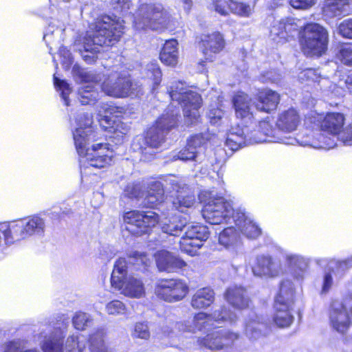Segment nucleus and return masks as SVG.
<instances>
[{
  "label": "nucleus",
  "mask_w": 352,
  "mask_h": 352,
  "mask_svg": "<svg viewBox=\"0 0 352 352\" xmlns=\"http://www.w3.org/2000/svg\"><path fill=\"white\" fill-rule=\"evenodd\" d=\"M91 28L82 40H76L74 49L79 52L83 60L93 63L97 58V53L103 45H113L119 41L123 34L124 25L119 20L104 16L98 20Z\"/></svg>",
  "instance_id": "nucleus-1"
},
{
  "label": "nucleus",
  "mask_w": 352,
  "mask_h": 352,
  "mask_svg": "<svg viewBox=\"0 0 352 352\" xmlns=\"http://www.w3.org/2000/svg\"><path fill=\"white\" fill-rule=\"evenodd\" d=\"M280 131L273 128L267 120L261 121L258 129L249 132L247 126L240 127L239 125L232 127L227 134L226 145L232 151L256 143L280 142L288 145L299 144L300 138L282 136Z\"/></svg>",
  "instance_id": "nucleus-2"
},
{
  "label": "nucleus",
  "mask_w": 352,
  "mask_h": 352,
  "mask_svg": "<svg viewBox=\"0 0 352 352\" xmlns=\"http://www.w3.org/2000/svg\"><path fill=\"white\" fill-rule=\"evenodd\" d=\"M236 319V316L234 312L226 306H222L212 314L199 312L195 315L191 321L177 322L174 325V330L168 326L164 327L162 329V338L170 339V341L166 343V345L176 346L175 340L179 337L178 333H195L197 331H209L212 329V327L216 328L217 326L214 325V322H233Z\"/></svg>",
  "instance_id": "nucleus-3"
},
{
  "label": "nucleus",
  "mask_w": 352,
  "mask_h": 352,
  "mask_svg": "<svg viewBox=\"0 0 352 352\" xmlns=\"http://www.w3.org/2000/svg\"><path fill=\"white\" fill-rule=\"evenodd\" d=\"M179 116V107L173 104L168 106L166 112L156 121L155 124L148 130L145 138H139L134 140V148L136 146V142H138L140 140L144 142L146 146H140L138 148L144 160H150L153 155V153H149L148 148H158L165 143L166 134L177 125Z\"/></svg>",
  "instance_id": "nucleus-4"
},
{
  "label": "nucleus",
  "mask_w": 352,
  "mask_h": 352,
  "mask_svg": "<svg viewBox=\"0 0 352 352\" xmlns=\"http://www.w3.org/2000/svg\"><path fill=\"white\" fill-rule=\"evenodd\" d=\"M344 121V116L339 113H328L321 123V129L311 135L300 138L299 145L315 148L330 149L334 148L340 140Z\"/></svg>",
  "instance_id": "nucleus-5"
},
{
  "label": "nucleus",
  "mask_w": 352,
  "mask_h": 352,
  "mask_svg": "<svg viewBox=\"0 0 352 352\" xmlns=\"http://www.w3.org/2000/svg\"><path fill=\"white\" fill-rule=\"evenodd\" d=\"M199 199L204 204L202 216L207 222L213 225L234 223L238 210H234L232 204L223 197L217 196L214 191L203 190Z\"/></svg>",
  "instance_id": "nucleus-6"
},
{
  "label": "nucleus",
  "mask_w": 352,
  "mask_h": 352,
  "mask_svg": "<svg viewBox=\"0 0 352 352\" xmlns=\"http://www.w3.org/2000/svg\"><path fill=\"white\" fill-rule=\"evenodd\" d=\"M169 96L183 109L184 122L189 126L199 122V109L202 104L201 96L189 89L182 81H173L168 87Z\"/></svg>",
  "instance_id": "nucleus-7"
},
{
  "label": "nucleus",
  "mask_w": 352,
  "mask_h": 352,
  "mask_svg": "<svg viewBox=\"0 0 352 352\" xmlns=\"http://www.w3.org/2000/svg\"><path fill=\"white\" fill-rule=\"evenodd\" d=\"M102 91L115 98L137 97L143 94L142 87L139 82L133 81L128 72L113 71L104 80Z\"/></svg>",
  "instance_id": "nucleus-8"
},
{
  "label": "nucleus",
  "mask_w": 352,
  "mask_h": 352,
  "mask_svg": "<svg viewBox=\"0 0 352 352\" xmlns=\"http://www.w3.org/2000/svg\"><path fill=\"white\" fill-rule=\"evenodd\" d=\"M168 19V13L162 4H142L135 14L133 24L137 30H157L165 28Z\"/></svg>",
  "instance_id": "nucleus-9"
},
{
  "label": "nucleus",
  "mask_w": 352,
  "mask_h": 352,
  "mask_svg": "<svg viewBox=\"0 0 352 352\" xmlns=\"http://www.w3.org/2000/svg\"><path fill=\"white\" fill-rule=\"evenodd\" d=\"M294 293L292 282L286 280L280 283L274 305V322L278 327H287L294 320V316L290 312L294 304Z\"/></svg>",
  "instance_id": "nucleus-10"
},
{
  "label": "nucleus",
  "mask_w": 352,
  "mask_h": 352,
  "mask_svg": "<svg viewBox=\"0 0 352 352\" xmlns=\"http://www.w3.org/2000/svg\"><path fill=\"white\" fill-rule=\"evenodd\" d=\"M327 31L318 23L305 26L300 39L302 50L307 56H321L327 49Z\"/></svg>",
  "instance_id": "nucleus-11"
},
{
  "label": "nucleus",
  "mask_w": 352,
  "mask_h": 352,
  "mask_svg": "<svg viewBox=\"0 0 352 352\" xmlns=\"http://www.w3.org/2000/svg\"><path fill=\"white\" fill-rule=\"evenodd\" d=\"M80 157V173L83 179L91 173V168L100 169L111 166L114 153L108 144L99 143L93 144L91 149Z\"/></svg>",
  "instance_id": "nucleus-12"
},
{
  "label": "nucleus",
  "mask_w": 352,
  "mask_h": 352,
  "mask_svg": "<svg viewBox=\"0 0 352 352\" xmlns=\"http://www.w3.org/2000/svg\"><path fill=\"white\" fill-rule=\"evenodd\" d=\"M120 112L119 107L114 106L112 102H101L99 105L100 124L106 131L112 133L110 138L116 144H122L129 132V127L126 124L119 121L116 122L113 120L112 117L108 116V114L112 116Z\"/></svg>",
  "instance_id": "nucleus-13"
},
{
  "label": "nucleus",
  "mask_w": 352,
  "mask_h": 352,
  "mask_svg": "<svg viewBox=\"0 0 352 352\" xmlns=\"http://www.w3.org/2000/svg\"><path fill=\"white\" fill-rule=\"evenodd\" d=\"M9 223L14 241L42 236L46 228V219L41 214L28 216Z\"/></svg>",
  "instance_id": "nucleus-14"
},
{
  "label": "nucleus",
  "mask_w": 352,
  "mask_h": 352,
  "mask_svg": "<svg viewBox=\"0 0 352 352\" xmlns=\"http://www.w3.org/2000/svg\"><path fill=\"white\" fill-rule=\"evenodd\" d=\"M72 72L76 80L85 83L78 89V99L81 104H89L96 101L99 93L95 84L102 80L101 74L85 71L76 65L73 67Z\"/></svg>",
  "instance_id": "nucleus-15"
},
{
  "label": "nucleus",
  "mask_w": 352,
  "mask_h": 352,
  "mask_svg": "<svg viewBox=\"0 0 352 352\" xmlns=\"http://www.w3.org/2000/svg\"><path fill=\"white\" fill-rule=\"evenodd\" d=\"M123 220L126 230L136 236L148 233L159 223L158 215L153 211H129L124 213Z\"/></svg>",
  "instance_id": "nucleus-16"
},
{
  "label": "nucleus",
  "mask_w": 352,
  "mask_h": 352,
  "mask_svg": "<svg viewBox=\"0 0 352 352\" xmlns=\"http://www.w3.org/2000/svg\"><path fill=\"white\" fill-rule=\"evenodd\" d=\"M76 128L73 131V139L76 151L80 157L91 148L90 142L95 140L92 128V118L88 113H80L76 118Z\"/></svg>",
  "instance_id": "nucleus-17"
},
{
  "label": "nucleus",
  "mask_w": 352,
  "mask_h": 352,
  "mask_svg": "<svg viewBox=\"0 0 352 352\" xmlns=\"http://www.w3.org/2000/svg\"><path fill=\"white\" fill-rule=\"evenodd\" d=\"M147 265L146 254L133 252L128 256V260L120 257L115 263L111 276L112 287H119L120 282L128 277V270L133 267L135 270H143Z\"/></svg>",
  "instance_id": "nucleus-18"
},
{
  "label": "nucleus",
  "mask_w": 352,
  "mask_h": 352,
  "mask_svg": "<svg viewBox=\"0 0 352 352\" xmlns=\"http://www.w3.org/2000/svg\"><path fill=\"white\" fill-rule=\"evenodd\" d=\"M155 294L161 300L176 302L183 300L188 292L187 283L179 278H164L155 285Z\"/></svg>",
  "instance_id": "nucleus-19"
},
{
  "label": "nucleus",
  "mask_w": 352,
  "mask_h": 352,
  "mask_svg": "<svg viewBox=\"0 0 352 352\" xmlns=\"http://www.w3.org/2000/svg\"><path fill=\"white\" fill-rule=\"evenodd\" d=\"M165 182L166 186H169V189L177 193L173 201V205L177 210L184 212L186 208L195 204V196L184 180L175 176H169Z\"/></svg>",
  "instance_id": "nucleus-20"
},
{
  "label": "nucleus",
  "mask_w": 352,
  "mask_h": 352,
  "mask_svg": "<svg viewBox=\"0 0 352 352\" xmlns=\"http://www.w3.org/2000/svg\"><path fill=\"white\" fill-rule=\"evenodd\" d=\"M295 19L287 17L274 21L270 29V37L277 44H283L293 38L299 30Z\"/></svg>",
  "instance_id": "nucleus-21"
},
{
  "label": "nucleus",
  "mask_w": 352,
  "mask_h": 352,
  "mask_svg": "<svg viewBox=\"0 0 352 352\" xmlns=\"http://www.w3.org/2000/svg\"><path fill=\"white\" fill-rule=\"evenodd\" d=\"M239 338V334L228 329H218L208 333L197 341L201 345L211 350H219L231 346Z\"/></svg>",
  "instance_id": "nucleus-22"
},
{
  "label": "nucleus",
  "mask_w": 352,
  "mask_h": 352,
  "mask_svg": "<svg viewBox=\"0 0 352 352\" xmlns=\"http://www.w3.org/2000/svg\"><path fill=\"white\" fill-rule=\"evenodd\" d=\"M252 272L256 276L276 278L283 274V268L280 259L269 254H260L256 258Z\"/></svg>",
  "instance_id": "nucleus-23"
},
{
  "label": "nucleus",
  "mask_w": 352,
  "mask_h": 352,
  "mask_svg": "<svg viewBox=\"0 0 352 352\" xmlns=\"http://www.w3.org/2000/svg\"><path fill=\"white\" fill-rule=\"evenodd\" d=\"M225 47L223 35L219 32L202 34L199 41V48L206 60L212 62L217 54Z\"/></svg>",
  "instance_id": "nucleus-24"
},
{
  "label": "nucleus",
  "mask_w": 352,
  "mask_h": 352,
  "mask_svg": "<svg viewBox=\"0 0 352 352\" xmlns=\"http://www.w3.org/2000/svg\"><path fill=\"white\" fill-rule=\"evenodd\" d=\"M331 327L338 332L344 333L349 327L351 319L344 305L339 300H333L329 311Z\"/></svg>",
  "instance_id": "nucleus-25"
},
{
  "label": "nucleus",
  "mask_w": 352,
  "mask_h": 352,
  "mask_svg": "<svg viewBox=\"0 0 352 352\" xmlns=\"http://www.w3.org/2000/svg\"><path fill=\"white\" fill-rule=\"evenodd\" d=\"M232 103L236 118L245 123H252L254 116L251 109V98L240 91L233 96Z\"/></svg>",
  "instance_id": "nucleus-26"
},
{
  "label": "nucleus",
  "mask_w": 352,
  "mask_h": 352,
  "mask_svg": "<svg viewBox=\"0 0 352 352\" xmlns=\"http://www.w3.org/2000/svg\"><path fill=\"white\" fill-rule=\"evenodd\" d=\"M205 140L202 135H195L188 140L187 144L181 150L177 155L173 156L174 160H180L182 161L194 160L198 161L201 159V152L202 151V145Z\"/></svg>",
  "instance_id": "nucleus-27"
},
{
  "label": "nucleus",
  "mask_w": 352,
  "mask_h": 352,
  "mask_svg": "<svg viewBox=\"0 0 352 352\" xmlns=\"http://www.w3.org/2000/svg\"><path fill=\"white\" fill-rule=\"evenodd\" d=\"M121 285L113 287L124 296L131 298H141L145 296L146 289L142 280L135 276L129 275L120 282Z\"/></svg>",
  "instance_id": "nucleus-28"
},
{
  "label": "nucleus",
  "mask_w": 352,
  "mask_h": 352,
  "mask_svg": "<svg viewBox=\"0 0 352 352\" xmlns=\"http://www.w3.org/2000/svg\"><path fill=\"white\" fill-rule=\"evenodd\" d=\"M301 121L298 112L294 108L278 113L276 126L280 131L291 133L296 130Z\"/></svg>",
  "instance_id": "nucleus-29"
},
{
  "label": "nucleus",
  "mask_w": 352,
  "mask_h": 352,
  "mask_svg": "<svg viewBox=\"0 0 352 352\" xmlns=\"http://www.w3.org/2000/svg\"><path fill=\"white\" fill-rule=\"evenodd\" d=\"M219 243L236 255L240 252L241 236L239 232L232 226L225 228L219 233Z\"/></svg>",
  "instance_id": "nucleus-30"
},
{
  "label": "nucleus",
  "mask_w": 352,
  "mask_h": 352,
  "mask_svg": "<svg viewBox=\"0 0 352 352\" xmlns=\"http://www.w3.org/2000/svg\"><path fill=\"white\" fill-rule=\"evenodd\" d=\"M224 298L230 305L238 309L248 307L250 302L246 290L237 285L229 287L224 294Z\"/></svg>",
  "instance_id": "nucleus-31"
},
{
  "label": "nucleus",
  "mask_w": 352,
  "mask_h": 352,
  "mask_svg": "<svg viewBox=\"0 0 352 352\" xmlns=\"http://www.w3.org/2000/svg\"><path fill=\"white\" fill-rule=\"evenodd\" d=\"M234 223L241 230V232L248 238L256 239L261 234V228L254 223L250 217H248L245 212L239 210L236 212Z\"/></svg>",
  "instance_id": "nucleus-32"
},
{
  "label": "nucleus",
  "mask_w": 352,
  "mask_h": 352,
  "mask_svg": "<svg viewBox=\"0 0 352 352\" xmlns=\"http://www.w3.org/2000/svg\"><path fill=\"white\" fill-rule=\"evenodd\" d=\"M156 263L160 271L168 272L186 265L184 261L166 250H162L157 253Z\"/></svg>",
  "instance_id": "nucleus-33"
},
{
  "label": "nucleus",
  "mask_w": 352,
  "mask_h": 352,
  "mask_svg": "<svg viewBox=\"0 0 352 352\" xmlns=\"http://www.w3.org/2000/svg\"><path fill=\"white\" fill-rule=\"evenodd\" d=\"M280 102V96L271 89H264L258 94L255 107L258 111L270 113L275 110Z\"/></svg>",
  "instance_id": "nucleus-34"
},
{
  "label": "nucleus",
  "mask_w": 352,
  "mask_h": 352,
  "mask_svg": "<svg viewBox=\"0 0 352 352\" xmlns=\"http://www.w3.org/2000/svg\"><path fill=\"white\" fill-rule=\"evenodd\" d=\"M164 200L163 184L159 181H153L148 184L146 195L144 197V205L155 208Z\"/></svg>",
  "instance_id": "nucleus-35"
},
{
  "label": "nucleus",
  "mask_w": 352,
  "mask_h": 352,
  "mask_svg": "<svg viewBox=\"0 0 352 352\" xmlns=\"http://www.w3.org/2000/svg\"><path fill=\"white\" fill-rule=\"evenodd\" d=\"M160 226L164 233L176 236H179L183 229L187 226V222L182 217L174 215L162 220Z\"/></svg>",
  "instance_id": "nucleus-36"
},
{
  "label": "nucleus",
  "mask_w": 352,
  "mask_h": 352,
  "mask_svg": "<svg viewBox=\"0 0 352 352\" xmlns=\"http://www.w3.org/2000/svg\"><path fill=\"white\" fill-rule=\"evenodd\" d=\"M214 300V292L210 287L197 289L191 298V306L194 309H205L210 306Z\"/></svg>",
  "instance_id": "nucleus-37"
},
{
  "label": "nucleus",
  "mask_w": 352,
  "mask_h": 352,
  "mask_svg": "<svg viewBox=\"0 0 352 352\" xmlns=\"http://www.w3.org/2000/svg\"><path fill=\"white\" fill-rule=\"evenodd\" d=\"M285 264L289 267L296 278H301L307 269L309 260L302 256L294 253H287L285 256Z\"/></svg>",
  "instance_id": "nucleus-38"
},
{
  "label": "nucleus",
  "mask_w": 352,
  "mask_h": 352,
  "mask_svg": "<svg viewBox=\"0 0 352 352\" xmlns=\"http://www.w3.org/2000/svg\"><path fill=\"white\" fill-rule=\"evenodd\" d=\"M177 42L175 39L166 41L160 52V60L167 65L174 66L177 63Z\"/></svg>",
  "instance_id": "nucleus-39"
},
{
  "label": "nucleus",
  "mask_w": 352,
  "mask_h": 352,
  "mask_svg": "<svg viewBox=\"0 0 352 352\" xmlns=\"http://www.w3.org/2000/svg\"><path fill=\"white\" fill-rule=\"evenodd\" d=\"M64 336L60 332H55L45 338L41 344L43 352H63Z\"/></svg>",
  "instance_id": "nucleus-40"
},
{
  "label": "nucleus",
  "mask_w": 352,
  "mask_h": 352,
  "mask_svg": "<svg viewBox=\"0 0 352 352\" xmlns=\"http://www.w3.org/2000/svg\"><path fill=\"white\" fill-rule=\"evenodd\" d=\"M348 5L344 0H327L322 10L325 16L332 18L345 15L347 13Z\"/></svg>",
  "instance_id": "nucleus-41"
},
{
  "label": "nucleus",
  "mask_w": 352,
  "mask_h": 352,
  "mask_svg": "<svg viewBox=\"0 0 352 352\" xmlns=\"http://www.w3.org/2000/svg\"><path fill=\"white\" fill-rule=\"evenodd\" d=\"M265 325L258 321V316L253 315L245 324V334L251 340H257L263 335Z\"/></svg>",
  "instance_id": "nucleus-42"
},
{
  "label": "nucleus",
  "mask_w": 352,
  "mask_h": 352,
  "mask_svg": "<svg viewBox=\"0 0 352 352\" xmlns=\"http://www.w3.org/2000/svg\"><path fill=\"white\" fill-rule=\"evenodd\" d=\"M104 336L102 329H98L90 336L89 349L91 352H116L106 345Z\"/></svg>",
  "instance_id": "nucleus-43"
},
{
  "label": "nucleus",
  "mask_w": 352,
  "mask_h": 352,
  "mask_svg": "<svg viewBox=\"0 0 352 352\" xmlns=\"http://www.w3.org/2000/svg\"><path fill=\"white\" fill-rule=\"evenodd\" d=\"M255 1L244 3L233 0L230 4V12L242 17H250L254 10Z\"/></svg>",
  "instance_id": "nucleus-44"
},
{
  "label": "nucleus",
  "mask_w": 352,
  "mask_h": 352,
  "mask_svg": "<svg viewBox=\"0 0 352 352\" xmlns=\"http://www.w3.org/2000/svg\"><path fill=\"white\" fill-rule=\"evenodd\" d=\"M328 265L332 270L336 278H342L346 272L352 267V256L344 260H331Z\"/></svg>",
  "instance_id": "nucleus-45"
},
{
  "label": "nucleus",
  "mask_w": 352,
  "mask_h": 352,
  "mask_svg": "<svg viewBox=\"0 0 352 352\" xmlns=\"http://www.w3.org/2000/svg\"><path fill=\"white\" fill-rule=\"evenodd\" d=\"M86 347V340L80 333L69 336L65 342L66 352H83Z\"/></svg>",
  "instance_id": "nucleus-46"
},
{
  "label": "nucleus",
  "mask_w": 352,
  "mask_h": 352,
  "mask_svg": "<svg viewBox=\"0 0 352 352\" xmlns=\"http://www.w3.org/2000/svg\"><path fill=\"white\" fill-rule=\"evenodd\" d=\"M184 236L192 240H199L203 242L208 239L209 232L208 228L204 226L199 224L191 225L187 227Z\"/></svg>",
  "instance_id": "nucleus-47"
},
{
  "label": "nucleus",
  "mask_w": 352,
  "mask_h": 352,
  "mask_svg": "<svg viewBox=\"0 0 352 352\" xmlns=\"http://www.w3.org/2000/svg\"><path fill=\"white\" fill-rule=\"evenodd\" d=\"M146 77L153 80L151 91L153 92L162 80V72L156 61L148 63L146 68Z\"/></svg>",
  "instance_id": "nucleus-48"
},
{
  "label": "nucleus",
  "mask_w": 352,
  "mask_h": 352,
  "mask_svg": "<svg viewBox=\"0 0 352 352\" xmlns=\"http://www.w3.org/2000/svg\"><path fill=\"white\" fill-rule=\"evenodd\" d=\"M202 245L201 241L192 240L185 236H182L179 241L181 251L190 256H195Z\"/></svg>",
  "instance_id": "nucleus-49"
},
{
  "label": "nucleus",
  "mask_w": 352,
  "mask_h": 352,
  "mask_svg": "<svg viewBox=\"0 0 352 352\" xmlns=\"http://www.w3.org/2000/svg\"><path fill=\"white\" fill-rule=\"evenodd\" d=\"M27 341L24 339H14L6 344L3 352H41L38 349H26Z\"/></svg>",
  "instance_id": "nucleus-50"
},
{
  "label": "nucleus",
  "mask_w": 352,
  "mask_h": 352,
  "mask_svg": "<svg viewBox=\"0 0 352 352\" xmlns=\"http://www.w3.org/2000/svg\"><path fill=\"white\" fill-rule=\"evenodd\" d=\"M54 83L58 91L60 92V96L63 100L66 106H69V100L68 97L72 91L69 84L64 80L59 79L55 75L54 76Z\"/></svg>",
  "instance_id": "nucleus-51"
},
{
  "label": "nucleus",
  "mask_w": 352,
  "mask_h": 352,
  "mask_svg": "<svg viewBox=\"0 0 352 352\" xmlns=\"http://www.w3.org/2000/svg\"><path fill=\"white\" fill-rule=\"evenodd\" d=\"M224 115V111L219 106L214 107L213 105H210L207 113L210 124L214 126H220L223 123L225 119Z\"/></svg>",
  "instance_id": "nucleus-52"
},
{
  "label": "nucleus",
  "mask_w": 352,
  "mask_h": 352,
  "mask_svg": "<svg viewBox=\"0 0 352 352\" xmlns=\"http://www.w3.org/2000/svg\"><path fill=\"white\" fill-rule=\"evenodd\" d=\"M91 321V316L82 311L76 312L72 318L73 325L78 330H84Z\"/></svg>",
  "instance_id": "nucleus-53"
},
{
  "label": "nucleus",
  "mask_w": 352,
  "mask_h": 352,
  "mask_svg": "<svg viewBox=\"0 0 352 352\" xmlns=\"http://www.w3.org/2000/svg\"><path fill=\"white\" fill-rule=\"evenodd\" d=\"M231 1L233 0H212L210 9L222 16H226L230 12Z\"/></svg>",
  "instance_id": "nucleus-54"
},
{
  "label": "nucleus",
  "mask_w": 352,
  "mask_h": 352,
  "mask_svg": "<svg viewBox=\"0 0 352 352\" xmlns=\"http://www.w3.org/2000/svg\"><path fill=\"white\" fill-rule=\"evenodd\" d=\"M131 336L133 338L148 340L151 336L148 324L146 322H137L134 326Z\"/></svg>",
  "instance_id": "nucleus-55"
},
{
  "label": "nucleus",
  "mask_w": 352,
  "mask_h": 352,
  "mask_svg": "<svg viewBox=\"0 0 352 352\" xmlns=\"http://www.w3.org/2000/svg\"><path fill=\"white\" fill-rule=\"evenodd\" d=\"M126 306L125 305L118 300H114L106 305V311L108 314L110 315H122L126 312Z\"/></svg>",
  "instance_id": "nucleus-56"
},
{
  "label": "nucleus",
  "mask_w": 352,
  "mask_h": 352,
  "mask_svg": "<svg viewBox=\"0 0 352 352\" xmlns=\"http://www.w3.org/2000/svg\"><path fill=\"white\" fill-rule=\"evenodd\" d=\"M338 58L343 64L352 66V45L346 44L342 46Z\"/></svg>",
  "instance_id": "nucleus-57"
},
{
  "label": "nucleus",
  "mask_w": 352,
  "mask_h": 352,
  "mask_svg": "<svg viewBox=\"0 0 352 352\" xmlns=\"http://www.w3.org/2000/svg\"><path fill=\"white\" fill-rule=\"evenodd\" d=\"M333 272L332 270L329 269V265L327 266V268L325 270L323 276H322V294H327L329 292L331 287L333 284Z\"/></svg>",
  "instance_id": "nucleus-58"
},
{
  "label": "nucleus",
  "mask_w": 352,
  "mask_h": 352,
  "mask_svg": "<svg viewBox=\"0 0 352 352\" xmlns=\"http://www.w3.org/2000/svg\"><path fill=\"white\" fill-rule=\"evenodd\" d=\"M299 78L301 80H312L314 82H320V72L318 69L309 68L303 70L299 74Z\"/></svg>",
  "instance_id": "nucleus-59"
},
{
  "label": "nucleus",
  "mask_w": 352,
  "mask_h": 352,
  "mask_svg": "<svg viewBox=\"0 0 352 352\" xmlns=\"http://www.w3.org/2000/svg\"><path fill=\"white\" fill-rule=\"evenodd\" d=\"M125 194L130 198H140L144 196L142 186L140 184H129L125 190Z\"/></svg>",
  "instance_id": "nucleus-60"
},
{
  "label": "nucleus",
  "mask_w": 352,
  "mask_h": 352,
  "mask_svg": "<svg viewBox=\"0 0 352 352\" xmlns=\"http://www.w3.org/2000/svg\"><path fill=\"white\" fill-rule=\"evenodd\" d=\"M1 235H3L6 243L10 244L14 243V238H12L9 223H0V247L3 243V237Z\"/></svg>",
  "instance_id": "nucleus-61"
},
{
  "label": "nucleus",
  "mask_w": 352,
  "mask_h": 352,
  "mask_svg": "<svg viewBox=\"0 0 352 352\" xmlns=\"http://www.w3.org/2000/svg\"><path fill=\"white\" fill-rule=\"evenodd\" d=\"M59 55L61 59V64L65 69H68L73 63V58L71 52L65 47L59 49Z\"/></svg>",
  "instance_id": "nucleus-62"
},
{
  "label": "nucleus",
  "mask_w": 352,
  "mask_h": 352,
  "mask_svg": "<svg viewBox=\"0 0 352 352\" xmlns=\"http://www.w3.org/2000/svg\"><path fill=\"white\" fill-rule=\"evenodd\" d=\"M339 33L345 38H352V19L343 21L338 27Z\"/></svg>",
  "instance_id": "nucleus-63"
},
{
  "label": "nucleus",
  "mask_w": 352,
  "mask_h": 352,
  "mask_svg": "<svg viewBox=\"0 0 352 352\" xmlns=\"http://www.w3.org/2000/svg\"><path fill=\"white\" fill-rule=\"evenodd\" d=\"M340 141L346 146H352V123L342 130Z\"/></svg>",
  "instance_id": "nucleus-64"
}]
</instances>
